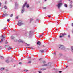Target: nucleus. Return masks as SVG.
<instances>
[{"instance_id":"1","label":"nucleus","mask_w":73,"mask_h":73,"mask_svg":"<svg viewBox=\"0 0 73 73\" xmlns=\"http://www.w3.org/2000/svg\"><path fill=\"white\" fill-rule=\"evenodd\" d=\"M20 21H21V20H19V21L18 22V25L19 26H21V25H22V24H23V23H22V22H20Z\"/></svg>"},{"instance_id":"2","label":"nucleus","mask_w":73,"mask_h":73,"mask_svg":"<svg viewBox=\"0 0 73 73\" xmlns=\"http://www.w3.org/2000/svg\"><path fill=\"white\" fill-rule=\"evenodd\" d=\"M62 3H61L58 4L57 5V6L58 8H59V9H60V8L61 7V6H62Z\"/></svg>"},{"instance_id":"3","label":"nucleus","mask_w":73,"mask_h":73,"mask_svg":"<svg viewBox=\"0 0 73 73\" xmlns=\"http://www.w3.org/2000/svg\"><path fill=\"white\" fill-rule=\"evenodd\" d=\"M66 34H62V36H59V37H64L65 36H66Z\"/></svg>"},{"instance_id":"4","label":"nucleus","mask_w":73,"mask_h":73,"mask_svg":"<svg viewBox=\"0 0 73 73\" xmlns=\"http://www.w3.org/2000/svg\"><path fill=\"white\" fill-rule=\"evenodd\" d=\"M41 42L38 41L37 42V45H38L39 46H40V45H41Z\"/></svg>"},{"instance_id":"5","label":"nucleus","mask_w":73,"mask_h":73,"mask_svg":"<svg viewBox=\"0 0 73 73\" xmlns=\"http://www.w3.org/2000/svg\"><path fill=\"white\" fill-rule=\"evenodd\" d=\"M27 2L25 3V4L23 5L22 7V8H24V7H25V5H27Z\"/></svg>"},{"instance_id":"6","label":"nucleus","mask_w":73,"mask_h":73,"mask_svg":"<svg viewBox=\"0 0 73 73\" xmlns=\"http://www.w3.org/2000/svg\"><path fill=\"white\" fill-rule=\"evenodd\" d=\"M59 48H61V49H64V46L62 45H61L60 47Z\"/></svg>"},{"instance_id":"7","label":"nucleus","mask_w":73,"mask_h":73,"mask_svg":"<svg viewBox=\"0 0 73 73\" xmlns=\"http://www.w3.org/2000/svg\"><path fill=\"white\" fill-rule=\"evenodd\" d=\"M18 42H22V43H23V41L21 40L20 39L19 40Z\"/></svg>"},{"instance_id":"8","label":"nucleus","mask_w":73,"mask_h":73,"mask_svg":"<svg viewBox=\"0 0 73 73\" xmlns=\"http://www.w3.org/2000/svg\"><path fill=\"white\" fill-rule=\"evenodd\" d=\"M40 70H46V68H41Z\"/></svg>"},{"instance_id":"9","label":"nucleus","mask_w":73,"mask_h":73,"mask_svg":"<svg viewBox=\"0 0 73 73\" xmlns=\"http://www.w3.org/2000/svg\"><path fill=\"white\" fill-rule=\"evenodd\" d=\"M5 62H6L7 63H9V61L8 60H6Z\"/></svg>"},{"instance_id":"10","label":"nucleus","mask_w":73,"mask_h":73,"mask_svg":"<svg viewBox=\"0 0 73 73\" xmlns=\"http://www.w3.org/2000/svg\"><path fill=\"white\" fill-rule=\"evenodd\" d=\"M41 53H42L43 52H44V50H40L39 51Z\"/></svg>"},{"instance_id":"11","label":"nucleus","mask_w":73,"mask_h":73,"mask_svg":"<svg viewBox=\"0 0 73 73\" xmlns=\"http://www.w3.org/2000/svg\"><path fill=\"white\" fill-rule=\"evenodd\" d=\"M4 70V68H1L0 70L1 71H2V70Z\"/></svg>"},{"instance_id":"12","label":"nucleus","mask_w":73,"mask_h":73,"mask_svg":"<svg viewBox=\"0 0 73 73\" xmlns=\"http://www.w3.org/2000/svg\"><path fill=\"white\" fill-rule=\"evenodd\" d=\"M47 65H48V64H44V65H42V66H47Z\"/></svg>"},{"instance_id":"13","label":"nucleus","mask_w":73,"mask_h":73,"mask_svg":"<svg viewBox=\"0 0 73 73\" xmlns=\"http://www.w3.org/2000/svg\"><path fill=\"white\" fill-rule=\"evenodd\" d=\"M0 58L2 60H3V59H4V57H3L2 56H0Z\"/></svg>"},{"instance_id":"14","label":"nucleus","mask_w":73,"mask_h":73,"mask_svg":"<svg viewBox=\"0 0 73 73\" xmlns=\"http://www.w3.org/2000/svg\"><path fill=\"white\" fill-rule=\"evenodd\" d=\"M8 15V14H3V16H7Z\"/></svg>"},{"instance_id":"15","label":"nucleus","mask_w":73,"mask_h":73,"mask_svg":"<svg viewBox=\"0 0 73 73\" xmlns=\"http://www.w3.org/2000/svg\"><path fill=\"white\" fill-rule=\"evenodd\" d=\"M26 5L27 8H29V4H27Z\"/></svg>"},{"instance_id":"16","label":"nucleus","mask_w":73,"mask_h":73,"mask_svg":"<svg viewBox=\"0 0 73 73\" xmlns=\"http://www.w3.org/2000/svg\"><path fill=\"white\" fill-rule=\"evenodd\" d=\"M2 37L3 38H5V36H3V35H2Z\"/></svg>"},{"instance_id":"17","label":"nucleus","mask_w":73,"mask_h":73,"mask_svg":"<svg viewBox=\"0 0 73 73\" xmlns=\"http://www.w3.org/2000/svg\"><path fill=\"white\" fill-rule=\"evenodd\" d=\"M3 41V39H2L1 40L0 42L1 43Z\"/></svg>"},{"instance_id":"18","label":"nucleus","mask_w":73,"mask_h":73,"mask_svg":"<svg viewBox=\"0 0 73 73\" xmlns=\"http://www.w3.org/2000/svg\"><path fill=\"white\" fill-rule=\"evenodd\" d=\"M24 12V9L22 10L21 11V13H23V12Z\"/></svg>"},{"instance_id":"19","label":"nucleus","mask_w":73,"mask_h":73,"mask_svg":"<svg viewBox=\"0 0 73 73\" xmlns=\"http://www.w3.org/2000/svg\"><path fill=\"white\" fill-rule=\"evenodd\" d=\"M31 62L32 61H29L28 62V64H30V63H31Z\"/></svg>"},{"instance_id":"20","label":"nucleus","mask_w":73,"mask_h":73,"mask_svg":"<svg viewBox=\"0 0 73 73\" xmlns=\"http://www.w3.org/2000/svg\"><path fill=\"white\" fill-rule=\"evenodd\" d=\"M64 5L65 7H68V5L66 4H64Z\"/></svg>"},{"instance_id":"21","label":"nucleus","mask_w":73,"mask_h":73,"mask_svg":"<svg viewBox=\"0 0 73 73\" xmlns=\"http://www.w3.org/2000/svg\"><path fill=\"white\" fill-rule=\"evenodd\" d=\"M14 38H15L13 36H12L11 37V39H14Z\"/></svg>"},{"instance_id":"22","label":"nucleus","mask_w":73,"mask_h":73,"mask_svg":"<svg viewBox=\"0 0 73 73\" xmlns=\"http://www.w3.org/2000/svg\"><path fill=\"white\" fill-rule=\"evenodd\" d=\"M12 48H11V47H9L8 49V50H11V49H12Z\"/></svg>"},{"instance_id":"23","label":"nucleus","mask_w":73,"mask_h":73,"mask_svg":"<svg viewBox=\"0 0 73 73\" xmlns=\"http://www.w3.org/2000/svg\"><path fill=\"white\" fill-rule=\"evenodd\" d=\"M42 62H43V64H45V63H46V62H45V61H43Z\"/></svg>"},{"instance_id":"24","label":"nucleus","mask_w":73,"mask_h":73,"mask_svg":"<svg viewBox=\"0 0 73 73\" xmlns=\"http://www.w3.org/2000/svg\"><path fill=\"white\" fill-rule=\"evenodd\" d=\"M42 58H40V59H39V61H42Z\"/></svg>"},{"instance_id":"25","label":"nucleus","mask_w":73,"mask_h":73,"mask_svg":"<svg viewBox=\"0 0 73 73\" xmlns=\"http://www.w3.org/2000/svg\"><path fill=\"white\" fill-rule=\"evenodd\" d=\"M27 46H30V44H27Z\"/></svg>"},{"instance_id":"26","label":"nucleus","mask_w":73,"mask_h":73,"mask_svg":"<svg viewBox=\"0 0 73 73\" xmlns=\"http://www.w3.org/2000/svg\"><path fill=\"white\" fill-rule=\"evenodd\" d=\"M24 71H25V72H28V71L27 70H24Z\"/></svg>"},{"instance_id":"27","label":"nucleus","mask_w":73,"mask_h":73,"mask_svg":"<svg viewBox=\"0 0 73 73\" xmlns=\"http://www.w3.org/2000/svg\"><path fill=\"white\" fill-rule=\"evenodd\" d=\"M4 8H5V9H7V7L6 6H5L4 7Z\"/></svg>"},{"instance_id":"28","label":"nucleus","mask_w":73,"mask_h":73,"mask_svg":"<svg viewBox=\"0 0 73 73\" xmlns=\"http://www.w3.org/2000/svg\"><path fill=\"white\" fill-rule=\"evenodd\" d=\"M43 9H46V8L45 7H43Z\"/></svg>"},{"instance_id":"29","label":"nucleus","mask_w":73,"mask_h":73,"mask_svg":"<svg viewBox=\"0 0 73 73\" xmlns=\"http://www.w3.org/2000/svg\"><path fill=\"white\" fill-rule=\"evenodd\" d=\"M7 47H8V46L5 45V48H7Z\"/></svg>"},{"instance_id":"30","label":"nucleus","mask_w":73,"mask_h":73,"mask_svg":"<svg viewBox=\"0 0 73 73\" xmlns=\"http://www.w3.org/2000/svg\"><path fill=\"white\" fill-rule=\"evenodd\" d=\"M13 16V14H12L10 15V17H12Z\"/></svg>"},{"instance_id":"31","label":"nucleus","mask_w":73,"mask_h":73,"mask_svg":"<svg viewBox=\"0 0 73 73\" xmlns=\"http://www.w3.org/2000/svg\"><path fill=\"white\" fill-rule=\"evenodd\" d=\"M42 35H43V34H42V35H40V37H42Z\"/></svg>"},{"instance_id":"32","label":"nucleus","mask_w":73,"mask_h":73,"mask_svg":"<svg viewBox=\"0 0 73 73\" xmlns=\"http://www.w3.org/2000/svg\"><path fill=\"white\" fill-rule=\"evenodd\" d=\"M18 16H17L16 18V19H18Z\"/></svg>"},{"instance_id":"33","label":"nucleus","mask_w":73,"mask_h":73,"mask_svg":"<svg viewBox=\"0 0 73 73\" xmlns=\"http://www.w3.org/2000/svg\"><path fill=\"white\" fill-rule=\"evenodd\" d=\"M68 36V37H70V35H69Z\"/></svg>"},{"instance_id":"34","label":"nucleus","mask_w":73,"mask_h":73,"mask_svg":"<svg viewBox=\"0 0 73 73\" xmlns=\"http://www.w3.org/2000/svg\"><path fill=\"white\" fill-rule=\"evenodd\" d=\"M41 71H39V73H41Z\"/></svg>"},{"instance_id":"35","label":"nucleus","mask_w":73,"mask_h":73,"mask_svg":"<svg viewBox=\"0 0 73 73\" xmlns=\"http://www.w3.org/2000/svg\"><path fill=\"white\" fill-rule=\"evenodd\" d=\"M7 28V27H5L3 29H5Z\"/></svg>"},{"instance_id":"36","label":"nucleus","mask_w":73,"mask_h":73,"mask_svg":"<svg viewBox=\"0 0 73 73\" xmlns=\"http://www.w3.org/2000/svg\"><path fill=\"white\" fill-rule=\"evenodd\" d=\"M13 59H12L11 60V61L10 62H13Z\"/></svg>"},{"instance_id":"37","label":"nucleus","mask_w":73,"mask_h":73,"mask_svg":"<svg viewBox=\"0 0 73 73\" xmlns=\"http://www.w3.org/2000/svg\"><path fill=\"white\" fill-rule=\"evenodd\" d=\"M71 49H72V50H73V47H72L71 48Z\"/></svg>"},{"instance_id":"38","label":"nucleus","mask_w":73,"mask_h":73,"mask_svg":"<svg viewBox=\"0 0 73 73\" xmlns=\"http://www.w3.org/2000/svg\"><path fill=\"white\" fill-rule=\"evenodd\" d=\"M22 64V63H21V62H20L19 63V64Z\"/></svg>"},{"instance_id":"39","label":"nucleus","mask_w":73,"mask_h":73,"mask_svg":"<svg viewBox=\"0 0 73 73\" xmlns=\"http://www.w3.org/2000/svg\"><path fill=\"white\" fill-rule=\"evenodd\" d=\"M48 17H51V16H50V15L49 16H48Z\"/></svg>"},{"instance_id":"40","label":"nucleus","mask_w":73,"mask_h":73,"mask_svg":"<svg viewBox=\"0 0 73 73\" xmlns=\"http://www.w3.org/2000/svg\"><path fill=\"white\" fill-rule=\"evenodd\" d=\"M5 44H8V42H5Z\"/></svg>"},{"instance_id":"41","label":"nucleus","mask_w":73,"mask_h":73,"mask_svg":"<svg viewBox=\"0 0 73 73\" xmlns=\"http://www.w3.org/2000/svg\"><path fill=\"white\" fill-rule=\"evenodd\" d=\"M30 48H31V49H33V48L31 47H30Z\"/></svg>"},{"instance_id":"42","label":"nucleus","mask_w":73,"mask_h":73,"mask_svg":"<svg viewBox=\"0 0 73 73\" xmlns=\"http://www.w3.org/2000/svg\"><path fill=\"white\" fill-rule=\"evenodd\" d=\"M61 72H62V71H59V73H61Z\"/></svg>"},{"instance_id":"43","label":"nucleus","mask_w":73,"mask_h":73,"mask_svg":"<svg viewBox=\"0 0 73 73\" xmlns=\"http://www.w3.org/2000/svg\"><path fill=\"white\" fill-rule=\"evenodd\" d=\"M7 21H9V19H7Z\"/></svg>"},{"instance_id":"44","label":"nucleus","mask_w":73,"mask_h":73,"mask_svg":"<svg viewBox=\"0 0 73 73\" xmlns=\"http://www.w3.org/2000/svg\"><path fill=\"white\" fill-rule=\"evenodd\" d=\"M1 49V47L0 46V50Z\"/></svg>"},{"instance_id":"45","label":"nucleus","mask_w":73,"mask_h":73,"mask_svg":"<svg viewBox=\"0 0 73 73\" xmlns=\"http://www.w3.org/2000/svg\"><path fill=\"white\" fill-rule=\"evenodd\" d=\"M26 48H30V47H27Z\"/></svg>"},{"instance_id":"46","label":"nucleus","mask_w":73,"mask_h":73,"mask_svg":"<svg viewBox=\"0 0 73 73\" xmlns=\"http://www.w3.org/2000/svg\"><path fill=\"white\" fill-rule=\"evenodd\" d=\"M1 3H0V6H1Z\"/></svg>"},{"instance_id":"47","label":"nucleus","mask_w":73,"mask_h":73,"mask_svg":"<svg viewBox=\"0 0 73 73\" xmlns=\"http://www.w3.org/2000/svg\"><path fill=\"white\" fill-rule=\"evenodd\" d=\"M5 4H7V2L5 1Z\"/></svg>"},{"instance_id":"48","label":"nucleus","mask_w":73,"mask_h":73,"mask_svg":"<svg viewBox=\"0 0 73 73\" xmlns=\"http://www.w3.org/2000/svg\"><path fill=\"white\" fill-rule=\"evenodd\" d=\"M72 25L73 26V23H72Z\"/></svg>"},{"instance_id":"49","label":"nucleus","mask_w":73,"mask_h":73,"mask_svg":"<svg viewBox=\"0 0 73 73\" xmlns=\"http://www.w3.org/2000/svg\"><path fill=\"white\" fill-rule=\"evenodd\" d=\"M42 46H43V47H45V46L43 45Z\"/></svg>"},{"instance_id":"50","label":"nucleus","mask_w":73,"mask_h":73,"mask_svg":"<svg viewBox=\"0 0 73 73\" xmlns=\"http://www.w3.org/2000/svg\"><path fill=\"white\" fill-rule=\"evenodd\" d=\"M54 54H55V55H56V53H54Z\"/></svg>"},{"instance_id":"51","label":"nucleus","mask_w":73,"mask_h":73,"mask_svg":"<svg viewBox=\"0 0 73 73\" xmlns=\"http://www.w3.org/2000/svg\"><path fill=\"white\" fill-rule=\"evenodd\" d=\"M70 3H72V1H71L70 2Z\"/></svg>"},{"instance_id":"52","label":"nucleus","mask_w":73,"mask_h":73,"mask_svg":"<svg viewBox=\"0 0 73 73\" xmlns=\"http://www.w3.org/2000/svg\"><path fill=\"white\" fill-rule=\"evenodd\" d=\"M67 67H68V66H67L66 67V68H67Z\"/></svg>"},{"instance_id":"53","label":"nucleus","mask_w":73,"mask_h":73,"mask_svg":"<svg viewBox=\"0 0 73 73\" xmlns=\"http://www.w3.org/2000/svg\"><path fill=\"white\" fill-rule=\"evenodd\" d=\"M69 1H70V0H68Z\"/></svg>"},{"instance_id":"54","label":"nucleus","mask_w":73,"mask_h":73,"mask_svg":"<svg viewBox=\"0 0 73 73\" xmlns=\"http://www.w3.org/2000/svg\"><path fill=\"white\" fill-rule=\"evenodd\" d=\"M46 1V0H45V1Z\"/></svg>"},{"instance_id":"55","label":"nucleus","mask_w":73,"mask_h":73,"mask_svg":"<svg viewBox=\"0 0 73 73\" xmlns=\"http://www.w3.org/2000/svg\"><path fill=\"white\" fill-rule=\"evenodd\" d=\"M1 73H4L3 72H2Z\"/></svg>"}]
</instances>
